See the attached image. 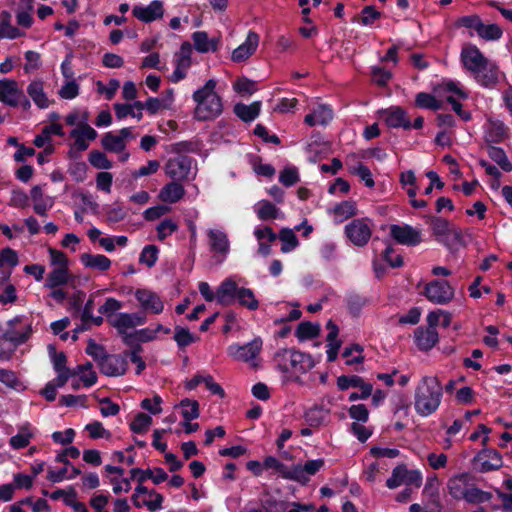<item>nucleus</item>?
Wrapping results in <instances>:
<instances>
[{
	"mask_svg": "<svg viewBox=\"0 0 512 512\" xmlns=\"http://www.w3.org/2000/svg\"><path fill=\"white\" fill-rule=\"evenodd\" d=\"M443 387L437 376H423L414 392V409L421 417L434 414L441 405Z\"/></svg>",
	"mask_w": 512,
	"mask_h": 512,
	"instance_id": "1",
	"label": "nucleus"
},
{
	"mask_svg": "<svg viewBox=\"0 0 512 512\" xmlns=\"http://www.w3.org/2000/svg\"><path fill=\"white\" fill-rule=\"evenodd\" d=\"M217 82L209 79L205 84L195 90L192 99L196 106L194 108V118L199 121L214 120L223 111L221 97L216 92Z\"/></svg>",
	"mask_w": 512,
	"mask_h": 512,
	"instance_id": "2",
	"label": "nucleus"
},
{
	"mask_svg": "<svg viewBox=\"0 0 512 512\" xmlns=\"http://www.w3.org/2000/svg\"><path fill=\"white\" fill-rule=\"evenodd\" d=\"M274 363L284 374H304L314 367L310 355L294 349H280L274 355Z\"/></svg>",
	"mask_w": 512,
	"mask_h": 512,
	"instance_id": "3",
	"label": "nucleus"
},
{
	"mask_svg": "<svg viewBox=\"0 0 512 512\" xmlns=\"http://www.w3.org/2000/svg\"><path fill=\"white\" fill-rule=\"evenodd\" d=\"M430 229L436 240L450 251L458 250L459 247L467 244L462 229L445 218L431 217Z\"/></svg>",
	"mask_w": 512,
	"mask_h": 512,
	"instance_id": "4",
	"label": "nucleus"
},
{
	"mask_svg": "<svg viewBox=\"0 0 512 512\" xmlns=\"http://www.w3.org/2000/svg\"><path fill=\"white\" fill-rule=\"evenodd\" d=\"M32 333V321L25 316H16L6 322L0 339L10 342L14 347H17L27 342Z\"/></svg>",
	"mask_w": 512,
	"mask_h": 512,
	"instance_id": "5",
	"label": "nucleus"
},
{
	"mask_svg": "<svg viewBox=\"0 0 512 512\" xmlns=\"http://www.w3.org/2000/svg\"><path fill=\"white\" fill-rule=\"evenodd\" d=\"M0 102L10 107L20 106L24 110L31 107L29 98L25 96L18 82L10 78L0 80Z\"/></svg>",
	"mask_w": 512,
	"mask_h": 512,
	"instance_id": "6",
	"label": "nucleus"
},
{
	"mask_svg": "<svg viewBox=\"0 0 512 512\" xmlns=\"http://www.w3.org/2000/svg\"><path fill=\"white\" fill-rule=\"evenodd\" d=\"M145 322L146 317L139 313H118L110 319L109 324L123 337L126 344L131 345L134 341V335L129 334L128 331L138 325H143Z\"/></svg>",
	"mask_w": 512,
	"mask_h": 512,
	"instance_id": "7",
	"label": "nucleus"
},
{
	"mask_svg": "<svg viewBox=\"0 0 512 512\" xmlns=\"http://www.w3.org/2000/svg\"><path fill=\"white\" fill-rule=\"evenodd\" d=\"M262 339L257 337L249 343L244 345L232 344L227 348V354L229 357L236 361H242L249 363L251 366L256 367V358L262 350Z\"/></svg>",
	"mask_w": 512,
	"mask_h": 512,
	"instance_id": "8",
	"label": "nucleus"
},
{
	"mask_svg": "<svg viewBox=\"0 0 512 512\" xmlns=\"http://www.w3.org/2000/svg\"><path fill=\"white\" fill-rule=\"evenodd\" d=\"M372 227L369 218L354 219L345 226V234L355 246L363 247L371 238Z\"/></svg>",
	"mask_w": 512,
	"mask_h": 512,
	"instance_id": "9",
	"label": "nucleus"
},
{
	"mask_svg": "<svg viewBox=\"0 0 512 512\" xmlns=\"http://www.w3.org/2000/svg\"><path fill=\"white\" fill-rule=\"evenodd\" d=\"M424 295L434 304L445 305L452 301L455 290L448 281L436 279L426 284Z\"/></svg>",
	"mask_w": 512,
	"mask_h": 512,
	"instance_id": "10",
	"label": "nucleus"
},
{
	"mask_svg": "<svg viewBox=\"0 0 512 512\" xmlns=\"http://www.w3.org/2000/svg\"><path fill=\"white\" fill-rule=\"evenodd\" d=\"M132 500L136 507L144 506L148 511L155 512L163 508L164 497L155 490H148L147 487L138 485L135 488Z\"/></svg>",
	"mask_w": 512,
	"mask_h": 512,
	"instance_id": "11",
	"label": "nucleus"
},
{
	"mask_svg": "<svg viewBox=\"0 0 512 512\" xmlns=\"http://www.w3.org/2000/svg\"><path fill=\"white\" fill-rule=\"evenodd\" d=\"M390 235L397 243L406 246H416L422 242V231L407 224L391 225Z\"/></svg>",
	"mask_w": 512,
	"mask_h": 512,
	"instance_id": "12",
	"label": "nucleus"
},
{
	"mask_svg": "<svg viewBox=\"0 0 512 512\" xmlns=\"http://www.w3.org/2000/svg\"><path fill=\"white\" fill-rule=\"evenodd\" d=\"M475 469L479 472L485 473L497 470L502 467L503 460L500 453L494 449H482L473 458Z\"/></svg>",
	"mask_w": 512,
	"mask_h": 512,
	"instance_id": "13",
	"label": "nucleus"
},
{
	"mask_svg": "<svg viewBox=\"0 0 512 512\" xmlns=\"http://www.w3.org/2000/svg\"><path fill=\"white\" fill-rule=\"evenodd\" d=\"M193 159L188 156L171 158L166 164V174L177 181L188 179L192 175Z\"/></svg>",
	"mask_w": 512,
	"mask_h": 512,
	"instance_id": "14",
	"label": "nucleus"
},
{
	"mask_svg": "<svg viewBox=\"0 0 512 512\" xmlns=\"http://www.w3.org/2000/svg\"><path fill=\"white\" fill-rule=\"evenodd\" d=\"M460 59L463 67L471 74L479 68H486L487 60L480 49L475 45H468L461 50Z\"/></svg>",
	"mask_w": 512,
	"mask_h": 512,
	"instance_id": "15",
	"label": "nucleus"
},
{
	"mask_svg": "<svg viewBox=\"0 0 512 512\" xmlns=\"http://www.w3.org/2000/svg\"><path fill=\"white\" fill-rule=\"evenodd\" d=\"M379 114L390 128H403L404 130L411 128V121L406 111L399 106H391L387 109L380 110Z\"/></svg>",
	"mask_w": 512,
	"mask_h": 512,
	"instance_id": "16",
	"label": "nucleus"
},
{
	"mask_svg": "<svg viewBox=\"0 0 512 512\" xmlns=\"http://www.w3.org/2000/svg\"><path fill=\"white\" fill-rule=\"evenodd\" d=\"M26 92L35 106L41 110L49 108L54 103V100L50 99L46 93L45 82L42 79L36 78L30 81Z\"/></svg>",
	"mask_w": 512,
	"mask_h": 512,
	"instance_id": "17",
	"label": "nucleus"
},
{
	"mask_svg": "<svg viewBox=\"0 0 512 512\" xmlns=\"http://www.w3.org/2000/svg\"><path fill=\"white\" fill-rule=\"evenodd\" d=\"M135 298L139 302L140 307L153 314H160L164 310V303L155 292L148 289H137L135 291Z\"/></svg>",
	"mask_w": 512,
	"mask_h": 512,
	"instance_id": "18",
	"label": "nucleus"
},
{
	"mask_svg": "<svg viewBox=\"0 0 512 512\" xmlns=\"http://www.w3.org/2000/svg\"><path fill=\"white\" fill-rule=\"evenodd\" d=\"M260 37L255 32L250 30L247 34L246 40L233 50L231 59L233 62L241 63L250 58L257 50Z\"/></svg>",
	"mask_w": 512,
	"mask_h": 512,
	"instance_id": "19",
	"label": "nucleus"
},
{
	"mask_svg": "<svg viewBox=\"0 0 512 512\" xmlns=\"http://www.w3.org/2000/svg\"><path fill=\"white\" fill-rule=\"evenodd\" d=\"M127 366V360L123 356L108 354L100 363L99 369L106 376L119 377L125 374Z\"/></svg>",
	"mask_w": 512,
	"mask_h": 512,
	"instance_id": "20",
	"label": "nucleus"
},
{
	"mask_svg": "<svg viewBox=\"0 0 512 512\" xmlns=\"http://www.w3.org/2000/svg\"><path fill=\"white\" fill-rule=\"evenodd\" d=\"M323 466L324 460L321 458L309 460L304 465H293L289 480L305 484L308 482L309 476L315 475Z\"/></svg>",
	"mask_w": 512,
	"mask_h": 512,
	"instance_id": "21",
	"label": "nucleus"
},
{
	"mask_svg": "<svg viewBox=\"0 0 512 512\" xmlns=\"http://www.w3.org/2000/svg\"><path fill=\"white\" fill-rule=\"evenodd\" d=\"M132 14L138 20L149 23L163 16V2L154 0L147 6L136 5L133 7Z\"/></svg>",
	"mask_w": 512,
	"mask_h": 512,
	"instance_id": "22",
	"label": "nucleus"
},
{
	"mask_svg": "<svg viewBox=\"0 0 512 512\" xmlns=\"http://www.w3.org/2000/svg\"><path fill=\"white\" fill-rule=\"evenodd\" d=\"M97 136V131L90 125L75 127L70 131V137L73 139L72 147L77 151L88 149L89 142L94 141Z\"/></svg>",
	"mask_w": 512,
	"mask_h": 512,
	"instance_id": "23",
	"label": "nucleus"
},
{
	"mask_svg": "<svg viewBox=\"0 0 512 512\" xmlns=\"http://www.w3.org/2000/svg\"><path fill=\"white\" fill-rule=\"evenodd\" d=\"M499 74L498 65L488 59L486 68H479V70L472 75L476 82L482 87L493 88L499 82Z\"/></svg>",
	"mask_w": 512,
	"mask_h": 512,
	"instance_id": "24",
	"label": "nucleus"
},
{
	"mask_svg": "<svg viewBox=\"0 0 512 512\" xmlns=\"http://www.w3.org/2000/svg\"><path fill=\"white\" fill-rule=\"evenodd\" d=\"M239 288L235 276L224 279L216 290V301L221 305L232 303Z\"/></svg>",
	"mask_w": 512,
	"mask_h": 512,
	"instance_id": "25",
	"label": "nucleus"
},
{
	"mask_svg": "<svg viewBox=\"0 0 512 512\" xmlns=\"http://www.w3.org/2000/svg\"><path fill=\"white\" fill-rule=\"evenodd\" d=\"M416 346L422 351L432 349L438 342V333L434 327H418L414 332Z\"/></svg>",
	"mask_w": 512,
	"mask_h": 512,
	"instance_id": "26",
	"label": "nucleus"
},
{
	"mask_svg": "<svg viewBox=\"0 0 512 512\" xmlns=\"http://www.w3.org/2000/svg\"><path fill=\"white\" fill-rule=\"evenodd\" d=\"M17 429V434L12 436L9 440V445L15 450L26 448L30 444L31 439L34 438L36 432L35 428L29 422L19 425Z\"/></svg>",
	"mask_w": 512,
	"mask_h": 512,
	"instance_id": "27",
	"label": "nucleus"
},
{
	"mask_svg": "<svg viewBox=\"0 0 512 512\" xmlns=\"http://www.w3.org/2000/svg\"><path fill=\"white\" fill-rule=\"evenodd\" d=\"M333 118V111L328 105L320 104L312 109L304 118V123L310 127L327 125Z\"/></svg>",
	"mask_w": 512,
	"mask_h": 512,
	"instance_id": "28",
	"label": "nucleus"
},
{
	"mask_svg": "<svg viewBox=\"0 0 512 512\" xmlns=\"http://www.w3.org/2000/svg\"><path fill=\"white\" fill-rule=\"evenodd\" d=\"M208 238L211 250L226 258L230 251L227 234L223 230L211 229L208 231Z\"/></svg>",
	"mask_w": 512,
	"mask_h": 512,
	"instance_id": "29",
	"label": "nucleus"
},
{
	"mask_svg": "<svg viewBox=\"0 0 512 512\" xmlns=\"http://www.w3.org/2000/svg\"><path fill=\"white\" fill-rule=\"evenodd\" d=\"M254 236L258 241V253L267 256L271 252L270 244L277 239V234L269 226L258 227L254 230Z\"/></svg>",
	"mask_w": 512,
	"mask_h": 512,
	"instance_id": "30",
	"label": "nucleus"
},
{
	"mask_svg": "<svg viewBox=\"0 0 512 512\" xmlns=\"http://www.w3.org/2000/svg\"><path fill=\"white\" fill-rule=\"evenodd\" d=\"M184 195L185 189L183 185L176 181H172L161 188L158 198L164 203L174 204L180 201Z\"/></svg>",
	"mask_w": 512,
	"mask_h": 512,
	"instance_id": "31",
	"label": "nucleus"
},
{
	"mask_svg": "<svg viewBox=\"0 0 512 512\" xmlns=\"http://www.w3.org/2000/svg\"><path fill=\"white\" fill-rule=\"evenodd\" d=\"M469 475L468 473H460L452 476L447 482V488L452 498L461 500L464 498L465 492L469 487Z\"/></svg>",
	"mask_w": 512,
	"mask_h": 512,
	"instance_id": "32",
	"label": "nucleus"
},
{
	"mask_svg": "<svg viewBox=\"0 0 512 512\" xmlns=\"http://www.w3.org/2000/svg\"><path fill=\"white\" fill-rule=\"evenodd\" d=\"M81 263L86 267L100 272H105L111 267V260L102 254L83 253L80 256Z\"/></svg>",
	"mask_w": 512,
	"mask_h": 512,
	"instance_id": "33",
	"label": "nucleus"
},
{
	"mask_svg": "<svg viewBox=\"0 0 512 512\" xmlns=\"http://www.w3.org/2000/svg\"><path fill=\"white\" fill-rule=\"evenodd\" d=\"M195 49L200 53L215 52L218 49L219 39L209 38L205 31H196L192 34Z\"/></svg>",
	"mask_w": 512,
	"mask_h": 512,
	"instance_id": "34",
	"label": "nucleus"
},
{
	"mask_svg": "<svg viewBox=\"0 0 512 512\" xmlns=\"http://www.w3.org/2000/svg\"><path fill=\"white\" fill-rule=\"evenodd\" d=\"M31 198L34 202L33 209L35 213L40 216H46L47 211L51 209L54 204L52 197L44 196L39 186H34L31 189Z\"/></svg>",
	"mask_w": 512,
	"mask_h": 512,
	"instance_id": "35",
	"label": "nucleus"
},
{
	"mask_svg": "<svg viewBox=\"0 0 512 512\" xmlns=\"http://www.w3.org/2000/svg\"><path fill=\"white\" fill-rule=\"evenodd\" d=\"M330 213L335 223H342L357 214L356 203L353 201H343L335 205L330 210Z\"/></svg>",
	"mask_w": 512,
	"mask_h": 512,
	"instance_id": "36",
	"label": "nucleus"
},
{
	"mask_svg": "<svg viewBox=\"0 0 512 512\" xmlns=\"http://www.w3.org/2000/svg\"><path fill=\"white\" fill-rule=\"evenodd\" d=\"M11 14L6 10H0V39H16L23 33L11 24Z\"/></svg>",
	"mask_w": 512,
	"mask_h": 512,
	"instance_id": "37",
	"label": "nucleus"
},
{
	"mask_svg": "<svg viewBox=\"0 0 512 512\" xmlns=\"http://www.w3.org/2000/svg\"><path fill=\"white\" fill-rule=\"evenodd\" d=\"M261 110V102L256 101L249 105L237 103L234 106V113L244 122H251L256 119Z\"/></svg>",
	"mask_w": 512,
	"mask_h": 512,
	"instance_id": "38",
	"label": "nucleus"
},
{
	"mask_svg": "<svg viewBox=\"0 0 512 512\" xmlns=\"http://www.w3.org/2000/svg\"><path fill=\"white\" fill-rule=\"evenodd\" d=\"M254 211L257 217L262 220H270L281 218L282 214L280 210L271 202L267 200H261L254 206Z\"/></svg>",
	"mask_w": 512,
	"mask_h": 512,
	"instance_id": "39",
	"label": "nucleus"
},
{
	"mask_svg": "<svg viewBox=\"0 0 512 512\" xmlns=\"http://www.w3.org/2000/svg\"><path fill=\"white\" fill-rule=\"evenodd\" d=\"M507 137V127L501 122L489 124L485 131L484 139L489 145L500 143Z\"/></svg>",
	"mask_w": 512,
	"mask_h": 512,
	"instance_id": "40",
	"label": "nucleus"
},
{
	"mask_svg": "<svg viewBox=\"0 0 512 512\" xmlns=\"http://www.w3.org/2000/svg\"><path fill=\"white\" fill-rule=\"evenodd\" d=\"M101 145L104 150L113 153H122L126 148V143L118 133L107 132L102 136Z\"/></svg>",
	"mask_w": 512,
	"mask_h": 512,
	"instance_id": "41",
	"label": "nucleus"
},
{
	"mask_svg": "<svg viewBox=\"0 0 512 512\" xmlns=\"http://www.w3.org/2000/svg\"><path fill=\"white\" fill-rule=\"evenodd\" d=\"M236 300L239 305L250 311H255L259 308V301L256 298L254 291L250 288L240 287L236 296Z\"/></svg>",
	"mask_w": 512,
	"mask_h": 512,
	"instance_id": "42",
	"label": "nucleus"
},
{
	"mask_svg": "<svg viewBox=\"0 0 512 512\" xmlns=\"http://www.w3.org/2000/svg\"><path fill=\"white\" fill-rule=\"evenodd\" d=\"M68 281V268H53V270L47 276L45 287L49 289L57 288L67 284Z\"/></svg>",
	"mask_w": 512,
	"mask_h": 512,
	"instance_id": "43",
	"label": "nucleus"
},
{
	"mask_svg": "<svg viewBox=\"0 0 512 512\" xmlns=\"http://www.w3.org/2000/svg\"><path fill=\"white\" fill-rule=\"evenodd\" d=\"M487 153L489 157L501 167L502 170L505 172L512 171V163L509 161L505 151L502 148L488 145Z\"/></svg>",
	"mask_w": 512,
	"mask_h": 512,
	"instance_id": "44",
	"label": "nucleus"
},
{
	"mask_svg": "<svg viewBox=\"0 0 512 512\" xmlns=\"http://www.w3.org/2000/svg\"><path fill=\"white\" fill-rule=\"evenodd\" d=\"M73 374H79L80 375V381L83 383L85 387H91L97 382V374L92 369L91 363H86L85 365H79L77 368L73 371Z\"/></svg>",
	"mask_w": 512,
	"mask_h": 512,
	"instance_id": "45",
	"label": "nucleus"
},
{
	"mask_svg": "<svg viewBox=\"0 0 512 512\" xmlns=\"http://www.w3.org/2000/svg\"><path fill=\"white\" fill-rule=\"evenodd\" d=\"M463 499L470 504H481L490 501L492 499V493L471 486L465 492Z\"/></svg>",
	"mask_w": 512,
	"mask_h": 512,
	"instance_id": "46",
	"label": "nucleus"
},
{
	"mask_svg": "<svg viewBox=\"0 0 512 512\" xmlns=\"http://www.w3.org/2000/svg\"><path fill=\"white\" fill-rule=\"evenodd\" d=\"M278 237H279L280 241L282 242L281 251L283 253H288V252L294 250L299 244L296 234L294 233L293 230H291L289 228H283L279 232Z\"/></svg>",
	"mask_w": 512,
	"mask_h": 512,
	"instance_id": "47",
	"label": "nucleus"
},
{
	"mask_svg": "<svg viewBox=\"0 0 512 512\" xmlns=\"http://www.w3.org/2000/svg\"><path fill=\"white\" fill-rule=\"evenodd\" d=\"M179 406L181 407V414L186 421L197 419L200 415L199 403L196 400L185 398L181 400Z\"/></svg>",
	"mask_w": 512,
	"mask_h": 512,
	"instance_id": "48",
	"label": "nucleus"
},
{
	"mask_svg": "<svg viewBox=\"0 0 512 512\" xmlns=\"http://www.w3.org/2000/svg\"><path fill=\"white\" fill-rule=\"evenodd\" d=\"M65 122L69 126L83 127L89 125V112L87 110L73 109L65 117Z\"/></svg>",
	"mask_w": 512,
	"mask_h": 512,
	"instance_id": "49",
	"label": "nucleus"
},
{
	"mask_svg": "<svg viewBox=\"0 0 512 512\" xmlns=\"http://www.w3.org/2000/svg\"><path fill=\"white\" fill-rule=\"evenodd\" d=\"M427 323L429 326L434 327L435 329L438 325L448 327L451 323V314L441 309L431 311L427 315Z\"/></svg>",
	"mask_w": 512,
	"mask_h": 512,
	"instance_id": "50",
	"label": "nucleus"
},
{
	"mask_svg": "<svg viewBox=\"0 0 512 512\" xmlns=\"http://www.w3.org/2000/svg\"><path fill=\"white\" fill-rule=\"evenodd\" d=\"M152 424V417L145 413H138L130 423V429L137 434L145 433Z\"/></svg>",
	"mask_w": 512,
	"mask_h": 512,
	"instance_id": "51",
	"label": "nucleus"
},
{
	"mask_svg": "<svg viewBox=\"0 0 512 512\" xmlns=\"http://www.w3.org/2000/svg\"><path fill=\"white\" fill-rule=\"evenodd\" d=\"M179 226L176 221L171 218L163 219L157 226V238L160 241H164L166 238L171 236L178 230Z\"/></svg>",
	"mask_w": 512,
	"mask_h": 512,
	"instance_id": "52",
	"label": "nucleus"
},
{
	"mask_svg": "<svg viewBox=\"0 0 512 512\" xmlns=\"http://www.w3.org/2000/svg\"><path fill=\"white\" fill-rule=\"evenodd\" d=\"M342 356L346 359V364L349 366L359 364L364 361L363 348L358 344L346 347Z\"/></svg>",
	"mask_w": 512,
	"mask_h": 512,
	"instance_id": "53",
	"label": "nucleus"
},
{
	"mask_svg": "<svg viewBox=\"0 0 512 512\" xmlns=\"http://www.w3.org/2000/svg\"><path fill=\"white\" fill-rule=\"evenodd\" d=\"M320 326L311 322H302L298 325L296 336L300 340L313 339L319 335Z\"/></svg>",
	"mask_w": 512,
	"mask_h": 512,
	"instance_id": "54",
	"label": "nucleus"
},
{
	"mask_svg": "<svg viewBox=\"0 0 512 512\" xmlns=\"http://www.w3.org/2000/svg\"><path fill=\"white\" fill-rule=\"evenodd\" d=\"M174 340L180 348H184L198 341V337L193 335L189 329L182 326H176L174 332Z\"/></svg>",
	"mask_w": 512,
	"mask_h": 512,
	"instance_id": "55",
	"label": "nucleus"
},
{
	"mask_svg": "<svg viewBox=\"0 0 512 512\" xmlns=\"http://www.w3.org/2000/svg\"><path fill=\"white\" fill-rule=\"evenodd\" d=\"M503 35V31L497 24L482 23L478 36L485 41L499 40Z\"/></svg>",
	"mask_w": 512,
	"mask_h": 512,
	"instance_id": "56",
	"label": "nucleus"
},
{
	"mask_svg": "<svg viewBox=\"0 0 512 512\" xmlns=\"http://www.w3.org/2000/svg\"><path fill=\"white\" fill-rule=\"evenodd\" d=\"M415 103L418 107L431 110H439L442 107L441 101L429 93L420 92L416 95Z\"/></svg>",
	"mask_w": 512,
	"mask_h": 512,
	"instance_id": "57",
	"label": "nucleus"
},
{
	"mask_svg": "<svg viewBox=\"0 0 512 512\" xmlns=\"http://www.w3.org/2000/svg\"><path fill=\"white\" fill-rule=\"evenodd\" d=\"M408 474V469L404 465L396 466L393 471L392 475L387 479L386 486L389 489H395L402 484H405L406 475Z\"/></svg>",
	"mask_w": 512,
	"mask_h": 512,
	"instance_id": "58",
	"label": "nucleus"
},
{
	"mask_svg": "<svg viewBox=\"0 0 512 512\" xmlns=\"http://www.w3.org/2000/svg\"><path fill=\"white\" fill-rule=\"evenodd\" d=\"M80 93V86L75 79L66 80L58 91L61 99L72 100L75 99Z\"/></svg>",
	"mask_w": 512,
	"mask_h": 512,
	"instance_id": "59",
	"label": "nucleus"
},
{
	"mask_svg": "<svg viewBox=\"0 0 512 512\" xmlns=\"http://www.w3.org/2000/svg\"><path fill=\"white\" fill-rule=\"evenodd\" d=\"M263 466H265V469L276 470L285 479H289V475H292V467L288 468L274 456L266 457L263 461Z\"/></svg>",
	"mask_w": 512,
	"mask_h": 512,
	"instance_id": "60",
	"label": "nucleus"
},
{
	"mask_svg": "<svg viewBox=\"0 0 512 512\" xmlns=\"http://www.w3.org/2000/svg\"><path fill=\"white\" fill-rule=\"evenodd\" d=\"M122 307L123 304L121 301L109 297L105 300L104 304L100 306L99 313L106 316L107 321L110 323V319H112L116 315L115 313Z\"/></svg>",
	"mask_w": 512,
	"mask_h": 512,
	"instance_id": "61",
	"label": "nucleus"
},
{
	"mask_svg": "<svg viewBox=\"0 0 512 512\" xmlns=\"http://www.w3.org/2000/svg\"><path fill=\"white\" fill-rule=\"evenodd\" d=\"M159 249L155 245L145 246L139 256V262L147 267H153L158 260Z\"/></svg>",
	"mask_w": 512,
	"mask_h": 512,
	"instance_id": "62",
	"label": "nucleus"
},
{
	"mask_svg": "<svg viewBox=\"0 0 512 512\" xmlns=\"http://www.w3.org/2000/svg\"><path fill=\"white\" fill-rule=\"evenodd\" d=\"M88 160L90 164L97 168L108 170L112 168V162L107 158V156L98 150H93L89 153Z\"/></svg>",
	"mask_w": 512,
	"mask_h": 512,
	"instance_id": "63",
	"label": "nucleus"
},
{
	"mask_svg": "<svg viewBox=\"0 0 512 512\" xmlns=\"http://www.w3.org/2000/svg\"><path fill=\"white\" fill-rule=\"evenodd\" d=\"M261 510L263 512H280L283 509L284 503L278 501L274 496L269 493L264 494L260 501Z\"/></svg>",
	"mask_w": 512,
	"mask_h": 512,
	"instance_id": "64",
	"label": "nucleus"
}]
</instances>
